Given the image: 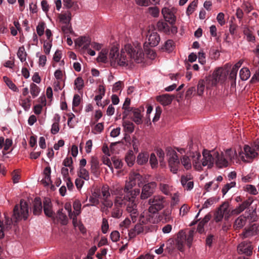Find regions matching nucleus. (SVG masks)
I'll use <instances>...</instances> for the list:
<instances>
[{
  "instance_id": "nucleus-48",
  "label": "nucleus",
  "mask_w": 259,
  "mask_h": 259,
  "mask_svg": "<svg viewBox=\"0 0 259 259\" xmlns=\"http://www.w3.org/2000/svg\"><path fill=\"white\" fill-rule=\"evenodd\" d=\"M81 204L79 200H75L73 203V207L74 210L73 212L75 215V218L77 219V215H78L81 212Z\"/></svg>"
},
{
  "instance_id": "nucleus-2",
  "label": "nucleus",
  "mask_w": 259,
  "mask_h": 259,
  "mask_svg": "<svg viewBox=\"0 0 259 259\" xmlns=\"http://www.w3.org/2000/svg\"><path fill=\"white\" fill-rule=\"evenodd\" d=\"M142 176L137 172H131L129 175L128 180L126 181L123 191L125 193H128L131 197H137L140 194V190L138 188L133 189L138 184L139 186L142 184Z\"/></svg>"
},
{
  "instance_id": "nucleus-25",
  "label": "nucleus",
  "mask_w": 259,
  "mask_h": 259,
  "mask_svg": "<svg viewBox=\"0 0 259 259\" xmlns=\"http://www.w3.org/2000/svg\"><path fill=\"white\" fill-rule=\"evenodd\" d=\"M51 169L50 166L46 167L44 170V178L41 180V183L45 186H48L52 183L51 179Z\"/></svg>"
},
{
  "instance_id": "nucleus-14",
  "label": "nucleus",
  "mask_w": 259,
  "mask_h": 259,
  "mask_svg": "<svg viewBox=\"0 0 259 259\" xmlns=\"http://www.w3.org/2000/svg\"><path fill=\"white\" fill-rule=\"evenodd\" d=\"M191 157L194 169L198 171H201L203 166L201 164V163H202V158H201L200 153L199 152L193 153Z\"/></svg>"
},
{
  "instance_id": "nucleus-18",
  "label": "nucleus",
  "mask_w": 259,
  "mask_h": 259,
  "mask_svg": "<svg viewBox=\"0 0 259 259\" xmlns=\"http://www.w3.org/2000/svg\"><path fill=\"white\" fill-rule=\"evenodd\" d=\"M191 179L192 177L190 174L186 175V176H182L181 177V184L183 187L187 190H190L193 188L194 183L193 181H191Z\"/></svg>"
},
{
  "instance_id": "nucleus-16",
  "label": "nucleus",
  "mask_w": 259,
  "mask_h": 259,
  "mask_svg": "<svg viewBox=\"0 0 259 259\" xmlns=\"http://www.w3.org/2000/svg\"><path fill=\"white\" fill-rule=\"evenodd\" d=\"M253 247L250 242H242L238 246V250L239 253H244L250 256L252 254Z\"/></svg>"
},
{
  "instance_id": "nucleus-7",
  "label": "nucleus",
  "mask_w": 259,
  "mask_h": 259,
  "mask_svg": "<svg viewBox=\"0 0 259 259\" xmlns=\"http://www.w3.org/2000/svg\"><path fill=\"white\" fill-rule=\"evenodd\" d=\"M215 150L209 151L204 149L202 152V163L203 166H207V168H211L214 162Z\"/></svg>"
},
{
  "instance_id": "nucleus-17",
  "label": "nucleus",
  "mask_w": 259,
  "mask_h": 259,
  "mask_svg": "<svg viewBox=\"0 0 259 259\" xmlns=\"http://www.w3.org/2000/svg\"><path fill=\"white\" fill-rule=\"evenodd\" d=\"M101 197V191L100 189H95L92 192L91 195L89 197V201L91 204H87L85 206H96L99 204V198Z\"/></svg>"
},
{
  "instance_id": "nucleus-11",
  "label": "nucleus",
  "mask_w": 259,
  "mask_h": 259,
  "mask_svg": "<svg viewBox=\"0 0 259 259\" xmlns=\"http://www.w3.org/2000/svg\"><path fill=\"white\" fill-rule=\"evenodd\" d=\"M157 27L160 31H163L167 34H175L177 33L178 28L176 26L171 25V27L164 21H159L157 24Z\"/></svg>"
},
{
  "instance_id": "nucleus-62",
  "label": "nucleus",
  "mask_w": 259,
  "mask_h": 259,
  "mask_svg": "<svg viewBox=\"0 0 259 259\" xmlns=\"http://www.w3.org/2000/svg\"><path fill=\"white\" fill-rule=\"evenodd\" d=\"M194 231L190 230L189 231L188 235H186V242L189 247H190L193 239Z\"/></svg>"
},
{
  "instance_id": "nucleus-15",
  "label": "nucleus",
  "mask_w": 259,
  "mask_h": 259,
  "mask_svg": "<svg viewBox=\"0 0 259 259\" xmlns=\"http://www.w3.org/2000/svg\"><path fill=\"white\" fill-rule=\"evenodd\" d=\"M43 208L45 215L49 218L54 219L55 213L52 209V204L49 198H45L43 201Z\"/></svg>"
},
{
  "instance_id": "nucleus-59",
  "label": "nucleus",
  "mask_w": 259,
  "mask_h": 259,
  "mask_svg": "<svg viewBox=\"0 0 259 259\" xmlns=\"http://www.w3.org/2000/svg\"><path fill=\"white\" fill-rule=\"evenodd\" d=\"M72 164L73 160L71 157H66L63 161V164L64 167H68L70 168V171L73 169Z\"/></svg>"
},
{
  "instance_id": "nucleus-57",
  "label": "nucleus",
  "mask_w": 259,
  "mask_h": 259,
  "mask_svg": "<svg viewBox=\"0 0 259 259\" xmlns=\"http://www.w3.org/2000/svg\"><path fill=\"white\" fill-rule=\"evenodd\" d=\"M224 155L227 160H232L236 156L237 153L235 150H233L232 149H228L225 151Z\"/></svg>"
},
{
  "instance_id": "nucleus-21",
  "label": "nucleus",
  "mask_w": 259,
  "mask_h": 259,
  "mask_svg": "<svg viewBox=\"0 0 259 259\" xmlns=\"http://www.w3.org/2000/svg\"><path fill=\"white\" fill-rule=\"evenodd\" d=\"M171 209L166 208L159 215V220L163 223L169 222L172 220Z\"/></svg>"
},
{
  "instance_id": "nucleus-64",
  "label": "nucleus",
  "mask_w": 259,
  "mask_h": 259,
  "mask_svg": "<svg viewBox=\"0 0 259 259\" xmlns=\"http://www.w3.org/2000/svg\"><path fill=\"white\" fill-rule=\"evenodd\" d=\"M224 217V214L222 210L218 208L214 214V220L216 222H221Z\"/></svg>"
},
{
  "instance_id": "nucleus-52",
  "label": "nucleus",
  "mask_w": 259,
  "mask_h": 259,
  "mask_svg": "<svg viewBox=\"0 0 259 259\" xmlns=\"http://www.w3.org/2000/svg\"><path fill=\"white\" fill-rule=\"evenodd\" d=\"M17 56L22 62L26 60V53L23 46L19 48L17 52Z\"/></svg>"
},
{
  "instance_id": "nucleus-6",
  "label": "nucleus",
  "mask_w": 259,
  "mask_h": 259,
  "mask_svg": "<svg viewBox=\"0 0 259 259\" xmlns=\"http://www.w3.org/2000/svg\"><path fill=\"white\" fill-rule=\"evenodd\" d=\"M164 197L161 195H154L148 200L149 211L152 213H156L162 209L164 206Z\"/></svg>"
},
{
  "instance_id": "nucleus-13",
  "label": "nucleus",
  "mask_w": 259,
  "mask_h": 259,
  "mask_svg": "<svg viewBox=\"0 0 259 259\" xmlns=\"http://www.w3.org/2000/svg\"><path fill=\"white\" fill-rule=\"evenodd\" d=\"M156 213H152L149 211H144L141 214L139 217V221L140 223L143 224H146L148 223L155 224L156 223V219L154 217V215Z\"/></svg>"
},
{
  "instance_id": "nucleus-5",
  "label": "nucleus",
  "mask_w": 259,
  "mask_h": 259,
  "mask_svg": "<svg viewBox=\"0 0 259 259\" xmlns=\"http://www.w3.org/2000/svg\"><path fill=\"white\" fill-rule=\"evenodd\" d=\"M167 155L169 156L168 163L170 170L173 174H177L180 166V161L177 152L170 148L167 149Z\"/></svg>"
},
{
  "instance_id": "nucleus-35",
  "label": "nucleus",
  "mask_w": 259,
  "mask_h": 259,
  "mask_svg": "<svg viewBox=\"0 0 259 259\" xmlns=\"http://www.w3.org/2000/svg\"><path fill=\"white\" fill-rule=\"evenodd\" d=\"M159 189L163 194L168 195L173 191V187L167 184L160 183L159 184Z\"/></svg>"
},
{
  "instance_id": "nucleus-23",
  "label": "nucleus",
  "mask_w": 259,
  "mask_h": 259,
  "mask_svg": "<svg viewBox=\"0 0 259 259\" xmlns=\"http://www.w3.org/2000/svg\"><path fill=\"white\" fill-rule=\"evenodd\" d=\"M144 227L141 224L135 225L134 228L128 231V236L130 239L135 238L137 235L140 234L144 231Z\"/></svg>"
},
{
  "instance_id": "nucleus-38",
  "label": "nucleus",
  "mask_w": 259,
  "mask_h": 259,
  "mask_svg": "<svg viewBox=\"0 0 259 259\" xmlns=\"http://www.w3.org/2000/svg\"><path fill=\"white\" fill-rule=\"evenodd\" d=\"M181 162L184 168L189 170L192 167L191 159L187 156L184 155L181 158Z\"/></svg>"
},
{
  "instance_id": "nucleus-28",
  "label": "nucleus",
  "mask_w": 259,
  "mask_h": 259,
  "mask_svg": "<svg viewBox=\"0 0 259 259\" xmlns=\"http://www.w3.org/2000/svg\"><path fill=\"white\" fill-rule=\"evenodd\" d=\"M42 203L39 197H36L34 199L33 213L34 215H39L42 212Z\"/></svg>"
},
{
  "instance_id": "nucleus-3",
  "label": "nucleus",
  "mask_w": 259,
  "mask_h": 259,
  "mask_svg": "<svg viewBox=\"0 0 259 259\" xmlns=\"http://www.w3.org/2000/svg\"><path fill=\"white\" fill-rule=\"evenodd\" d=\"M29 207L27 203L24 200H21L20 206L17 204L13 210V219L15 223L23 219L26 220L28 218Z\"/></svg>"
},
{
  "instance_id": "nucleus-1",
  "label": "nucleus",
  "mask_w": 259,
  "mask_h": 259,
  "mask_svg": "<svg viewBox=\"0 0 259 259\" xmlns=\"http://www.w3.org/2000/svg\"><path fill=\"white\" fill-rule=\"evenodd\" d=\"M144 54L141 46L138 42L134 46L131 44L125 45L120 53L118 48L114 47L111 49L109 54L110 65L115 68L118 66H127L131 65L133 60L137 63H141L144 60Z\"/></svg>"
},
{
  "instance_id": "nucleus-61",
  "label": "nucleus",
  "mask_w": 259,
  "mask_h": 259,
  "mask_svg": "<svg viewBox=\"0 0 259 259\" xmlns=\"http://www.w3.org/2000/svg\"><path fill=\"white\" fill-rule=\"evenodd\" d=\"M123 188L119 186H113L111 189V193L112 195H119L123 193Z\"/></svg>"
},
{
  "instance_id": "nucleus-29",
  "label": "nucleus",
  "mask_w": 259,
  "mask_h": 259,
  "mask_svg": "<svg viewBox=\"0 0 259 259\" xmlns=\"http://www.w3.org/2000/svg\"><path fill=\"white\" fill-rule=\"evenodd\" d=\"M122 124L123 127V130L125 133L131 134L134 131L135 125L132 122L122 119Z\"/></svg>"
},
{
  "instance_id": "nucleus-63",
  "label": "nucleus",
  "mask_w": 259,
  "mask_h": 259,
  "mask_svg": "<svg viewBox=\"0 0 259 259\" xmlns=\"http://www.w3.org/2000/svg\"><path fill=\"white\" fill-rule=\"evenodd\" d=\"M236 183L235 182H231L226 184L222 190L223 195H225L231 188L234 187Z\"/></svg>"
},
{
  "instance_id": "nucleus-43",
  "label": "nucleus",
  "mask_w": 259,
  "mask_h": 259,
  "mask_svg": "<svg viewBox=\"0 0 259 259\" xmlns=\"http://www.w3.org/2000/svg\"><path fill=\"white\" fill-rule=\"evenodd\" d=\"M65 209L67 211L68 216L70 219L72 220V222L74 225L76 223L77 219L75 218V215L73 212L71 211V205L70 203H66L64 206Z\"/></svg>"
},
{
  "instance_id": "nucleus-36",
  "label": "nucleus",
  "mask_w": 259,
  "mask_h": 259,
  "mask_svg": "<svg viewBox=\"0 0 259 259\" xmlns=\"http://www.w3.org/2000/svg\"><path fill=\"white\" fill-rule=\"evenodd\" d=\"M130 103L131 100L129 98H126L122 106V109L124 110L123 112V119H125L127 116L128 112H130L132 108L130 107Z\"/></svg>"
},
{
  "instance_id": "nucleus-26",
  "label": "nucleus",
  "mask_w": 259,
  "mask_h": 259,
  "mask_svg": "<svg viewBox=\"0 0 259 259\" xmlns=\"http://www.w3.org/2000/svg\"><path fill=\"white\" fill-rule=\"evenodd\" d=\"M53 123L52 125L51 132L53 135L57 134L59 130V122L60 121V116L59 114H56L53 118Z\"/></svg>"
},
{
  "instance_id": "nucleus-39",
  "label": "nucleus",
  "mask_w": 259,
  "mask_h": 259,
  "mask_svg": "<svg viewBox=\"0 0 259 259\" xmlns=\"http://www.w3.org/2000/svg\"><path fill=\"white\" fill-rule=\"evenodd\" d=\"M71 13L70 11H67L64 14L59 15V19L61 22L64 24H69L71 19Z\"/></svg>"
},
{
  "instance_id": "nucleus-12",
  "label": "nucleus",
  "mask_w": 259,
  "mask_h": 259,
  "mask_svg": "<svg viewBox=\"0 0 259 259\" xmlns=\"http://www.w3.org/2000/svg\"><path fill=\"white\" fill-rule=\"evenodd\" d=\"M214 162L216 166L219 168H223L228 166V161L222 152H219L215 150Z\"/></svg>"
},
{
  "instance_id": "nucleus-4",
  "label": "nucleus",
  "mask_w": 259,
  "mask_h": 259,
  "mask_svg": "<svg viewBox=\"0 0 259 259\" xmlns=\"http://www.w3.org/2000/svg\"><path fill=\"white\" fill-rule=\"evenodd\" d=\"M128 193H125L124 195V199H126V202L124 204L126 206V210L130 214L133 223H135L139 217L137 203L135 201L137 197L132 198L131 196L128 195Z\"/></svg>"
},
{
  "instance_id": "nucleus-60",
  "label": "nucleus",
  "mask_w": 259,
  "mask_h": 259,
  "mask_svg": "<svg viewBox=\"0 0 259 259\" xmlns=\"http://www.w3.org/2000/svg\"><path fill=\"white\" fill-rule=\"evenodd\" d=\"M122 214V210L119 207H115L111 213V215L114 218H119Z\"/></svg>"
},
{
  "instance_id": "nucleus-34",
  "label": "nucleus",
  "mask_w": 259,
  "mask_h": 259,
  "mask_svg": "<svg viewBox=\"0 0 259 259\" xmlns=\"http://www.w3.org/2000/svg\"><path fill=\"white\" fill-rule=\"evenodd\" d=\"M246 217L241 215L237 218L234 222V227L237 229H241L246 223Z\"/></svg>"
},
{
  "instance_id": "nucleus-42",
  "label": "nucleus",
  "mask_w": 259,
  "mask_h": 259,
  "mask_svg": "<svg viewBox=\"0 0 259 259\" xmlns=\"http://www.w3.org/2000/svg\"><path fill=\"white\" fill-rule=\"evenodd\" d=\"M149 158V154L147 153H141L137 157V161L139 164L143 165L146 163Z\"/></svg>"
},
{
  "instance_id": "nucleus-56",
  "label": "nucleus",
  "mask_w": 259,
  "mask_h": 259,
  "mask_svg": "<svg viewBox=\"0 0 259 259\" xmlns=\"http://www.w3.org/2000/svg\"><path fill=\"white\" fill-rule=\"evenodd\" d=\"M135 160V157L132 152L126 154L125 157V160L129 166H132L134 165Z\"/></svg>"
},
{
  "instance_id": "nucleus-32",
  "label": "nucleus",
  "mask_w": 259,
  "mask_h": 259,
  "mask_svg": "<svg viewBox=\"0 0 259 259\" xmlns=\"http://www.w3.org/2000/svg\"><path fill=\"white\" fill-rule=\"evenodd\" d=\"M211 215L209 213L205 215L203 219L199 222L197 226V231L202 233L204 231V226L211 219Z\"/></svg>"
},
{
  "instance_id": "nucleus-27",
  "label": "nucleus",
  "mask_w": 259,
  "mask_h": 259,
  "mask_svg": "<svg viewBox=\"0 0 259 259\" xmlns=\"http://www.w3.org/2000/svg\"><path fill=\"white\" fill-rule=\"evenodd\" d=\"M160 40V36L157 32H152L148 35V43L152 47H154L158 45Z\"/></svg>"
},
{
  "instance_id": "nucleus-20",
  "label": "nucleus",
  "mask_w": 259,
  "mask_h": 259,
  "mask_svg": "<svg viewBox=\"0 0 259 259\" xmlns=\"http://www.w3.org/2000/svg\"><path fill=\"white\" fill-rule=\"evenodd\" d=\"M186 235L183 231L179 232L176 239V245L178 250L183 251L184 243L186 242Z\"/></svg>"
},
{
  "instance_id": "nucleus-30",
  "label": "nucleus",
  "mask_w": 259,
  "mask_h": 259,
  "mask_svg": "<svg viewBox=\"0 0 259 259\" xmlns=\"http://www.w3.org/2000/svg\"><path fill=\"white\" fill-rule=\"evenodd\" d=\"M156 100L163 106H166L170 104L172 101L171 97L167 94L157 96L156 97Z\"/></svg>"
},
{
  "instance_id": "nucleus-50",
  "label": "nucleus",
  "mask_w": 259,
  "mask_h": 259,
  "mask_svg": "<svg viewBox=\"0 0 259 259\" xmlns=\"http://www.w3.org/2000/svg\"><path fill=\"white\" fill-rule=\"evenodd\" d=\"M75 89L78 91L81 90L84 86V80L81 77H77L74 80Z\"/></svg>"
},
{
  "instance_id": "nucleus-53",
  "label": "nucleus",
  "mask_w": 259,
  "mask_h": 259,
  "mask_svg": "<svg viewBox=\"0 0 259 259\" xmlns=\"http://www.w3.org/2000/svg\"><path fill=\"white\" fill-rule=\"evenodd\" d=\"M40 92L39 87L35 84L32 83L30 84V93L33 98L37 97Z\"/></svg>"
},
{
  "instance_id": "nucleus-49",
  "label": "nucleus",
  "mask_w": 259,
  "mask_h": 259,
  "mask_svg": "<svg viewBox=\"0 0 259 259\" xmlns=\"http://www.w3.org/2000/svg\"><path fill=\"white\" fill-rule=\"evenodd\" d=\"M219 198H217L213 197L208 198L203 203L202 209L208 208L213 204L217 203L219 201Z\"/></svg>"
},
{
  "instance_id": "nucleus-44",
  "label": "nucleus",
  "mask_w": 259,
  "mask_h": 259,
  "mask_svg": "<svg viewBox=\"0 0 259 259\" xmlns=\"http://www.w3.org/2000/svg\"><path fill=\"white\" fill-rule=\"evenodd\" d=\"M77 176L85 181H88L90 179L89 172L85 168H79V170L77 171Z\"/></svg>"
},
{
  "instance_id": "nucleus-9",
  "label": "nucleus",
  "mask_w": 259,
  "mask_h": 259,
  "mask_svg": "<svg viewBox=\"0 0 259 259\" xmlns=\"http://www.w3.org/2000/svg\"><path fill=\"white\" fill-rule=\"evenodd\" d=\"M101 191V203L107 208H110L113 205L112 201L109 199L110 193L109 192V187L108 185L102 186Z\"/></svg>"
},
{
  "instance_id": "nucleus-45",
  "label": "nucleus",
  "mask_w": 259,
  "mask_h": 259,
  "mask_svg": "<svg viewBox=\"0 0 259 259\" xmlns=\"http://www.w3.org/2000/svg\"><path fill=\"white\" fill-rule=\"evenodd\" d=\"M3 79L7 86L13 91L18 92L19 90L16 85L13 82V81L7 76H4Z\"/></svg>"
},
{
  "instance_id": "nucleus-40",
  "label": "nucleus",
  "mask_w": 259,
  "mask_h": 259,
  "mask_svg": "<svg viewBox=\"0 0 259 259\" xmlns=\"http://www.w3.org/2000/svg\"><path fill=\"white\" fill-rule=\"evenodd\" d=\"M239 75L241 80H246L250 76V70L247 67H243L240 70Z\"/></svg>"
},
{
  "instance_id": "nucleus-54",
  "label": "nucleus",
  "mask_w": 259,
  "mask_h": 259,
  "mask_svg": "<svg viewBox=\"0 0 259 259\" xmlns=\"http://www.w3.org/2000/svg\"><path fill=\"white\" fill-rule=\"evenodd\" d=\"M99 168L98 160L96 157H92L91 160V169L93 172H95Z\"/></svg>"
},
{
  "instance_id": "nucleus-33",
  "label": "nucleus",
  "mask_w": 259,
  "mask_h": 259,
  "mask_svg": "<svg viewBox=\"0 0 259 259\" xmlns=\"http://www.w3.org/2000/svg\"><path fill=\"white\" fill-rule=\"evenodd\" d=\"M243 63V60H240L237 62L232 67L229 77L232 79H236L238 69Z\"/></svg>"
},
{
  "instance_id": "nucleus-47",
  "label": "nucleus",
  "mask_w": 259,
  "mask_h": 259,
  "mask_svg": "<svg viewBox=\"0 0 259 259\" xmlns=\"http://www.w3.org/2000/svg\"><path fill=\"white\" fill-rule=\"evenodd\" d=\"M244 150L245 154L248 157L253 158L255 157V155L257 154L255 150L248 145L244 146Z\"/></svg>"
},
{
  "instance_id": "nucleus-22",
  "label": "nucleus",
  "mask_w": 259,
  "mask_h": 259,
  "mask_svg": "<svg viewBox=\"0 0 259 259\" xmlns=\"http://www.w3.org/2000/svg\"><path fill=\"white\" fill-rule=\"evenodd\" d=\"M132 112L133 116L132 119L137 124H141L143 122V115L141 114V110L138 108H131V111Z\"/></svg>"
},
{
  "instance_id": "nucleus-37",
  "label": "nucleus",
  "mask_w": 259,
  "mask_h": 259,
  "mask_svg": "<svg viewBox=\"0 0 259 259\" xmlns=\"http://www.w3.org/2000/svg\"><path fill=\"white\" fill-rule=\"evenodd\" d=\"M99 94L96 96L95 97V100L96 101L97 105L98 106H102V104L100 103L103 96L105 95V90L103 85H100L99 87Z\"/></svg>"
},
{
  "instance_id": "nucleus-55",
  "label": "nucleus",
  "mask_w": 259,
  "mask_h": 259,
  "mask_svg": "<svg viewBox=\"0 0 259 259\" xmlns=\"http://www.w3.org/2000/svg\"><path fill=\"white\" fill-rule=\"evenodd\" d=\"M126 202V199H124V195L123 193L121 195H117L115 197L114 203L115 205H118L121 206L123 204Z\"/></svg>"
},
{
  "instance_id": "nucleus-24",
  "label": "nucleus",
  "mask_w": 259,
  "mask_h": 259,
  "mask_svg": "<svg viewBox=\"0 0 259 259\" xmlns=\"http://www.w3.org/2000/svg\"><path fill=\"white\" fill-rule=\"evenodd\" d=\"M224 70L222 68H219L215 70L212 74V84H215L217 82L222 81L224 77Z\"/></svg>"
},
{
  "instance_id": "nucleus-31",
  "label": "nucleus",
  "mask_w": 259,
  "mask_h": 259,
  "mask_svg": "<svg viewBox=\"0 0 259 259\" xmlns=\"http://www.w3.org/2000/svg\"><path fill=\"white\" fill-rule=\"evenodd\" d=\"M251 204V202H249L248 200H245L240 204L238 207L232 210V213L233 214H238L243 211L247 207L250 205Z\"/></svg>"
},
{
  "instance_id": "nucleus-51",
  "label": "nucleus",
  "mask_w": 259,
  "mask_h": 259,
  "mask_svg": "<svg viewBox=\"0 0 259 259\" xmlns=\"http://www.w3.org/2000/svg\"><path fill=\"white\" fill-rule=\"evenodd\" d=\"M174 41L172 40L168 39L165 42L164 45L162 49L167 52H170L172 51L174 49Z\"/></svg>"
},
{
  "instance_id": "nucleus-58",
  "label": "nucleus",
  "mask_w": 259,
  "mask_h": 259,
  "mask_svg": "<svg viewBox=\"0 0 259 259\" xmlns=\"http://www.w3.org/2000/svg\"><path fill=\"white\" fill-rule=\"evenodd\" d=\"M4 215H5V224H4V223L2 221H1L3 224V227H4V229H3L4 232L6 230H9L11 228V225H12V219H10L5 214Z\"/></svg>"
},
{
  "instance_id": "nucleus-19",
  "label": "nucleus",
  "mask_w": 259,
  "mask_h": 259,
  "mask_svg": "<svg viewBox=\"0 0 259 259\" xmlns=\"http://www.w3.org/2000/svg\"><path fill=\"white\" fill-rule=\"evenodd\" d=\"M91 39L89 37L81 36L75 41V45L84 49H88L90 47Z\"/></svg>"
},
{
  "instance_id": "nucleus-41",
  "label": "nucleus",
  "mask_w": 259,
  "mask_h": 259,
  "mask_svg": "<svg viewBox=\"0 0 259 259\" xmlns=\"http://www.w3.org/2000/svg\"><path fill=\"white\" fill-rule=\"evenodd\" d=\"M63 208L59 209L57 211V217L60 221L61 224L65 225L68 223V218L67 215L63 212Z\"/></svg>"
},
{
  "instance_id": "nucleus-46",
  "label": "nucleus",
  "mask_w": 259,
  "mask_h": 259,
  "mask_svg": "<svg viewBox=\"0 0 259 259\" xmlns=\"http://www.w3.org/2000/svg\"><path fill=\"white\" fill-rule=\"evenodd\" d=\"M198 0H194L188 6L186 10V14L187 16L191 15L195 11L197 6Z\"/></svg>"
},
{
  "instance_id": "nucleus-10",
  "label": "nucleus",
  "mask_w": 259,
  "mask_h": 259,
  "mask_svg": "<svg viewBox=\"0 0 259 259\" xmlns=\"http://www.w3.org/2000/svg\"><path fill=\"white\" fill-rule=\"evenodd\" d=\"M156 187L157 184L155 182H151L145 184L142 189L141 199H146L151 196L154 192Z\"/></svg>"
},
{
  "instance_id": "nucleus-8",
  "label": "nucleus",
  "mask_w": 259,
  "mask_h": 259,
  "mask_svg": "<svg viewBox=\"0 0 259 259\" xmlns=\"http://www.w3.org/2000/svg\"><path fill=\"white\" fill-rule=\"evenodd\" d=\"M177 9L174 7H164L162 9L161 13L166 22L171 25H174L176 21L175 14Z\"/></svg>"
}]
</instances>
